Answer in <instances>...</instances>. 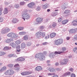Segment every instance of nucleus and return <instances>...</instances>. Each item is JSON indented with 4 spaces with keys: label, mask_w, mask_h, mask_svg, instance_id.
<instances>
[{
    "label": "nucleus",
    "mask_w": 77,
    "mask_h": 77,
    "mask_svg": "<svg viewBox=\"0 0 77 77\" xmlns=\"http://www.w3.org/2000/svg\"><path fill=\"white\" fill-rule=\"evenodd\" d=\"M17 60L20 62H23V61L25 60V59L23 57H20L17 59Z\"/></svg>",
    "instance_id": "ddd939ff"
},
{
    "label": "nucleus",
    "mask_w": 77,
    "mask_h": 77,
    "mask_svg": "<svg viewBox=\"0 0 77 77\" xmlns=\"http://www.w3.org/2000/svg\"><path fill=\"white\" fill-rule=\"evenodd\" d=\"M47 53L46 51H44L42 54L43 55L44 54V55H45L47 54Z\"/></svg>",
    "instance_id": "0e129e2a"
},
{
    "label": "nucleus",
    "mask_w": 77,
    "mask_h": 77,
    "mask_svg": "<svg viewBox=\"0 0 77 77\" xmlns=\"http://www.w3.org/2000/svg\"><path fill=\"white\" fill-rule=\"evenodd\" d=\"M49 71L50 72H54L55 71V69L53 68H50L49 69Z\"/></svg>",
    "instance_id": "72a5a7b5"
},
{
    "label": "nucleus",
    "mask_w": 77,
    "mask_h": 77,
    "mask_svg": "<svg viewBox=\"0 0 77 77\" xmlns=\"http://www.w3.org/2000/svg\"><path fill=\"white\" fill-rule=\"evenodd\" d=\"M1 33L3 34V35L6 33L5 29H2L1 30Z\"/></svg>",
    "instance_id": "b1692460"
},
{
    "label": "nucleus",
    "mask_w": 77,
    "mask_h": 77,
    "mask_svg": "<svg viewBox=\"0 0 77 77\" xmlns=\"http://www.w3.org/2000/svg\"><path fill=\"white\" fill-rule=\"evenodd\" d=\"M25 4V2H21L20 3V5L21 6H22L23 5H24Z\"/></svg>",
    "instance_id": "c03bdc74"
},
{
    "label": "nucleus",
    "mask_w": 77,
    "mask_h": 77,
    "mask_svg": "<svg viewBox=\"0 0 77 77\" xmlns=\"http://www.w3.org/2000/svg\"><path fill=\"white\" fill-rule=\"evenodd\" d=\"M63 51H55L54 53H52L50 54H49V57H50L51 58H53V57H55V55L56 54H61V53H63Z\"/></svg>",
    "instance_id": "f03ea898"
},
{
    "label": "nucleus",
    "mask_w": 77,
    "mask_h": 77,
    "mask_svg": "<svg viewBox=\"0 0 77 77\" xmlns=\"http://www.w3.org/2000/svg\"><path fill=\"white\" fill-rule=\"evenodd\" d=\"M57 15V12L53 13L52 14V15L53 17H55V16Z\"/></svg>",
    "instance_id": "4c0bfd02"
},
{
    "label": "nucleus",
    "mask_w": 77,
    "mask_h": 77,
    "mask_svg": "<svg viewBox=\"0 0 77 77\" xmlns=\"http://www.w3.org/2000/svg\"><path fill=\"white\" fill-rule=\"evenodd\" d=\"M40 54L41 53L36 54L35 56V57H36V58H38L39 59Z\"/></svg>",
    "instance_id": "7c9ffc66"
},
{
    "label": "nucleus",
    "mask_w": 77,
    "mask_h": 77,
    "mask_svg": "<svg viewBox=\"0 0 77 77\" xmlns=\"http://www.w3.org/2000/svg\"><path fill=\"white\" fill-rule=\"evenodd\" d=\"M19 34L20 35H23L26 34V32H20L19 33Z\"/></svg>",
    "instance_id": "c756f323"
},
{
    "label": "nucleus",
    "mask_w": 77,
    "mask_h": 77,
    "mask_svg": "<svg viewBox=\"0 0 77 77\" xmlns=\"http://www.w3.org/2000/svg\"><path fill=\"white\" fill-rule=\"evenodd\" d=\"M48 29H51V28H52V25L50 24L49 25L48 27Z\"/></svg>",
    "instance_id": "052dcab7"
},
{
    "label": "nucleus",
    "mask_w": 77,
    "mask_h": 77,
    "mask_svg": "<svg viewBox=\"0 0 77 77\" xmlns=\"http://www.w3.org/2000/svg\"><path fill=\"white\" fill-rule=\"evenodd\" d=\"M41 9V7L40 6H38L37 7L36 9V11H39V10H40Z\"/></svg>",
    "instance_id": "58836bf2"
},
{
    "label": "nucleus",
    "mask_w": 77,
    "mask_h": 77,
    "mask_svg": "<svg viewBox=\"0 0 77 77\" xmlns=\"http://www.w3.org/2000/svg\"><path fill=\"white\" fill-rule=\"evenodd\" d=\"M9 49H11V47L9 48L8 46L5 47L3 49L4 50H9Z\"/></svg>",
    "instance_id": "a878e982"
},
{
    "label": "nucleus",
    "mask_w": 77,
    "mask_h": 77,
    "mask_svg": "<svg viewBox=\"0 0 77 77\" xmlns=\"http://www.w3.org/2000/svg\"><path fill=\"white\" fill-rule=\"evenodd\" d=\"M71 74V72H67L62 75V77H66L67 75H69Z\"/></svg>",
    "instance_id": "f3484780"
},
{
    "label": "nucleus",
    "mask_w": 77,
    "mask_h": 77,
    "mask_svg": "<svg viewBox=\"0 0 77 77\" xmlns=\"http://www.w3.org/2000/svg\"><path fill=\"white\" fill-rule=\"evenodd\" d=\"M42 44L43 45H47V44H48V42H45L43 43Z\"/></svg>",
    "instance_id": "3c124183"
},
{
    "label": "nucleus",
    "mask_w": 77,
    "mask_h": 77,
    "mask_svg": "<svg viewBox=\"0 0 77 77\" xmlns=\"http://www.w3.org/2000/svg\"><path fill=\"white\" fill-rule=\"evenodd\" d=\"M18 20L16 18H14L12 20V22L13 23H18Z\"/></svg>",
    "instance_id": "aec40b11"
},
{
    "label": "nucleus",
    "mask_w": 77,
    "mask_h": 77,
    "mask_svg": "<svg viewBox=\"0 0 77 77\" xmlns=\"http://www.w3.org/2000/svg\"><path fill=\"white\" fill-rule=\"evenodd\" d=\"M31 44L32 42H29L27 43V45L28 46H30V45H31Z\"/></svg>",
    "instance_id": "49530a36"
},
{
    "label": "nucleus",
    "mask_w": 77,
    "mask_h": 77,
    "mask_svg": "<svg viewBox=\"0 0 77 77\" xmlns=\"http://www.w3.org/2000/svg\"><path fill=\"white\" fill-rule=\"evenodd\" d=\"M22 17L24 21H25V19L27 20L30 18V15L28 13L23 14Z\"/></svg>",
    "instance_id": "7ed1b4c3"
},
{
    "label": "nucleus",
    "mask_w": 77,
    "mask_h": 77,
    "mask_svg": "<svg viewBox=\"0 0 77 77\" xmlns=\"http://www.w3.org/2000/svg\"><path fill=\"white\" fill-rule=\"evenodd\" d=\"M77 23V21H75V20H73L72 22V23Z\"/></svg>",
    "instance_id": "338daca9"
},
{
    "label": "nucleus",
    "mask_w": 77,
    "mask_h": 77,
    "mask_svg": "<svg viewBox=\"0 0 77 77\" xmlns=\"http://www.w3.org/2000/svg\"><path fill=\"white\" fill-rule=\"evenodd\" d=\"M15 43L17 45H19V44H20L21 43V42H20V40H17L16 41Z\"/></svg>",
    "instance_id": "f704fd0d"
},
{
    "label": "nucleus",
    "mask_w": 77,
    "mask_h": 77,
    "mask_svg": "<svg viewBox=\"0 0 77 77\" xmlns=\"http://www.w3.org/2000/svg\"><path fill=\"white\" fill-rule=\"evenodd\" d=\"M39 28L40 29H41V30H43V29H44V27L43 26H40Z\"/></svg>",
    "instance_id": "4d7b16f0"
},
{
    "label": "nucleus",
    "mask_w": 77,
    "mask_h": 77,
    "mask_svg": "<svg viewBox=\"0 0 77 77\" xmlns=\"http://www.w3.org/2000/svg\"><path fill=\"white\" fill-rule=\"evenodd\" d=\"M26 47V44L23 43L21 44V48H24Z\"/></svg>",
    "instance_id": "cd10ccee"
},
{
    "label": "nucleus",
    "mask_w": 77,
    "mask_h": 77,
    "mask_svg": "<svg viewBox=\"0 0 77 77\" xmlns=\"http://www.w3.org/2000/svg\"><path fill=\"white\" fill-rule=\"evenodd\" d=\"M2 11H3V9L0 8V16L1 15H2Z\"/></svg>",
    "instance_id": "5fc2aeb1"
},
{
    "label": "nucleus",
    "mask_w": 77,
    "mask_h": 77,
    "mask_svg": "<svg viewBox=\"0 0 77 77\" xmlns=\"http://www.w3.org/2000/svg\"><path fill=\"white\" fill-rule=\"evenodd\" d=\"M14 67L15 68V70H16V71H18V70H20V66H19V64H15L14 66Z\"/></svg>",
    "instance_id": "9d476101"
},
{
    "label": "nucleus",
    "mask_w": 77,
    "mask_h": 77,
    "mask_svg": "<svg viewBox=\"0 0 77 77\" xmlns=\"http://www.w3.org/2000/svg\"><path fill=\"white\" fill-rule=\"evenodd\" d=\"M71 77H75V74H72L71 75Z\"/></svg>",
    "instance_id": "680f3d73"
},
{
    "label": "nucleus",
    "mask_w": 77,
    "mask_h": 77,
    "mask_svg": "<svg viewBox=\"0 0 77 77\" xmlns=\"http://www.w3.org/2000/svg\"><path fill=\"white\" fill-rule=\"evenodd\" d=\"M23 39L24 40H25V41H27V40H28V36L27 35H26L24 36L23 37Z\"/></svg>",
    "instance_id": "2f4dec72"
},
{
    "label": "nucleus",
    "mask_w": 77,
    "mask_h": 77,
    "mask_svg": "<svg viewBox=\"0 0 77 77\" xmlns=\"http://www.w3.org/2000/svg\"><path fill=\"white\" fill-rule=\"evenodd\" d=\"M45 36V33L44 32H38L35 34V36L36 38L40 39L41 38H44Z\"/></svg>",
    "instance_id": "f257e3e1"
},
{
    "label": "nucleus",
    "mask_w": 77,
    "mask_h": 77,
    "mask_svg": "<svg viewBox=\"0 0 77 77\" xmlns=\"http://www.w3.org/2000/svg\"><path fill=\"white\" fill-rule=\"evenodd\" d=\"M20 49H17L16 50V52L17 53V54H19V53H18V52H20Z\"/></svg>",
    "instance_id": "de8ad7c7"
},
{
    "label": "nucleus",
    "mask_w": 77,
    "mask_h": 77,
    "mask_svg": "<svg viewBox=\"0 0 77 77\" xmlns=\"http://www.w3.org/2000/svg\"><path fill=\"white\" fill-rule=\"evenodd\" d=\"M31 74H32V73L29 72H24L21 73V74L22 75H29Z\"/></svg>",
    "instance_id": "1a4fd4ad"
},
{
    "label": "nucleus",
    "mask_w": 77,
    "mask_h": 77,
    "mask_svg": "<svg viewBox=\"0 0 77 77\" xmlns=\"http://www.w3.org/2000/svg\"><path fill=\"white\" fill-rule=\"evenodd\" d=\"M68 61V60L67 59H64L60 62V64L62 65H66V64H67Z\"/></svg>",
    "instance_id": "423d86ee"
},
{
    "label": "nucleus",
    "mask_w": 77,
    "mask_h": 77,
    "mask_svg": "<svg viewBox=\"0 0 77 77\" xmlns=\"http://www.w3.org/2000/svg\"><path fill=\"white\" fill-rule=\"evenodd\" d=\"M43 19L40 17H38L36 19V22L38 24H41L42 23Z\"/></svg>",
    "instance_id": "6e6552de"
},
{
    "label": "nucleus",
    "mask_w": 77,
    "mask_h": 77,
    "mask_svg": "<svg viewBox=\"0 0 77 77\" xmlns=\"http://www.w3.org/2000/svg\"><path fill=\"white\" fill-rule=\"evenodd\" d=\"M3 18L2 17H0V22H3Z\"/></svg>",
    "instance_id": "a18cd8bd"
},
{
    "label": "nucleus",
    "mask_w": 77,
    "mask_h": 77,
    "mask_svg": "<svg viewBox=\"0 0 77 77\" xmlns=\"http://www.w3.org/2000/svg\"><path fill=\"white\" fill-rule=\"evenodd\" d=\"M8 75H11L12 74H14V71L12 70H8Z\"/></svg>",
    "instance_id": "f8f14e48"
},
{
    "label": "nucleus",
    "mask_w": 77,
    "mask_h": 77,
    "mask_svg": "<svg viewBox=\"0 0 77 77\" xmlns=\"http://www.w3.org/2000/svg\"><path fill=\"white\" fill-rule=\"evenodd\" d=\"M6 67L5 66H4L1 69L0 71L1 72H3V71H6Z\"/></svg>",
    "instance_id": "412c9836"
},
{
    "label": "nucleus",
    "mask_w": 77,
    "mask_h": 77,
    "mask_svg": "<svg viewBox=\"0 0 77 77\" xmlns=\"http://www.w3.org/2000/svg\"><path fill=\"white\" fill-rule=\"evenodd\" d=\"M67 7L68 5H67L66 2H65L63 5V9H65L67 8Z\"/></svg>",
    "instance_id": "dca6fc26"
},
{
    "label": "nucleus",
    "mask_w": 77,
    "mask_h": 77,
    "mask_svg": "<svg viewBox=\"0 0 77 77\" xmlns=\"http://www.w3.org/2000/svg\"><path fill=\"white\" fill-rule=\"evenodd\" d=\"M14 65L12 64H9L8 65V66L9 67V68H11V67H12Z\"/></svg>",
    "instance_id": "37998d69"
},
{
    "label": "nucleus",
    "mask_w": 77,
    "mask_h": 77,
    "mask_svg": "<svg viewBox=\"0 0 77 77\" xmlns=\"http://www.w3.org/2000/svg\"><path fill=\"white\" fill-rule=\"evenodd\" d=\"M57 25V24L56 23H52V26L53 27H55Z\"/></svg>",
    "instance_id": "c9c22d12"
},
{
    "label": "nucleus",
    "mask_w": 77,
    "mask_h": 77,
    "mask_svg": "<svg viewBox=\"0 0 77 77\" xmlns=\"http://www.w3.org/2000/svg\"><path fill=\"white\" fill-rule=\"evenodd\" d=\"M70 12V11L69 10H67L64 11V14H69Z\"/></svg>",
    "instance_id": "ea45409f"
},
{
    "label": "nucleus",
    "mask_w": 77,
    "mask_h": 77,
    "mask_svg": "<svg viewBox=\"0 0 77 77\" xmlns=\"http://www.w3.org/2000/svg\"><path fill=\"white\" fill-rule=\"evenodd\" d=\"M5 75H9L8 70H7L5 72Z\"/></svg>",
    "instance_id": "864d4df0"
},
{
    "label": "nucleus",
    "mask_w": 77,
    "mask_h": 77,
    "mask_svg": "<svg viewBox=\"0 0 77 77\" xmlns=\"http://www.w3.org/2000/svg\"><path fill=\"white\" fill-rule=\"evenodd\" d=\"M5 41L6 43H8L9 42H10L9 38H8L7 39H6L5 40Z\"/></svg>",
    "instance_id": "09e8293b"
},
{
    "label": "nucleus",
    "mask_w": 77,
    "mask_h": 77,
    "mask_svg": "<svg viewBox=\"0 0 77 77\" xmlns=\"http://www.w3.org/2000/svg\"><path fill=\"white\" fill-rule=\"evenodd\" d=\"M42 8L44 9H47V8L45 5H42Z\"/></svg>",
    "instance_id": "603ef678"
},
{
    "label": "nucleus",
    "mask_w": 77,
    "mask_h": 77,
    "mask_svg": "<svg viewBox=\"0 0 77 77\" xmlns=\"http://www.w3.org/2000/svg\"><path fill=\"white\" fill-rule=\"evenodd\" d=\"M45 56L43 54L40 53V57H39V60H43L45 59Z\"/></svg>",
    "instance_id": "0eeeda50"
},
{
    "label": "nucleus",
    "mask_w": 77,
    "mask_h": 77,
    "mask_svg": "<svg viewBox=\"0 0 77 77\" xmlns=\"http://www.w3.org/2000/svg\"><path fill=\"white\" fill-rule=\"evenodd\" d=\"M58 42L59 43V44H62V43H63V39H60L58 40Z\"/></svg>",
    "instance_id": "5701e85b"
},
{
    "label": "nucleus",
    "mask_w": 77,
    "mask_h": 77,
    "mask_svg": "<svg viewBox=\"0 0 77 77\" xmlns=\"http://www.w3.org/2000/svg\"><path fill=\"white\" fill-rule=\"evenodd\" d=\"M28 6L30 8H32V9H35L36 6L35 5V3L33 2H31L28 5Z\"/></svg>",
    "instance_id": "39448f33"
},
{
    "label": "nucleus",
    "mask_w": 77,
    "mask_h": 77,
    "mask_svg": "<svg viewBox=\"0 0 77 77\" xmlns=\"http://www.w3.org/2000/svg\"><path fill=\"white\" fill-rule=\"evenodd\" d=\"M45 5L46 6V8H49V5L47 3H46L45 4Z\"/></svg>",
    "instance_id": "8fccbe9b"
},
{
    "label": "nucleus",
    "mask_w": 77,
    "mask_h": 77,
    "mask_svg": "<svg viewBox=\"0 0 77 77\" xmlns=\"http://www.w3.org/2000/svg\"><path fill=\"white\" fill-rule=\"evenodd\" d=\"M14 6L16 8H18L20 7L19 5L18 4H15Z\"/></svg>",
    "instance_id": "a19ab883"
},
{
    "label": "nucleus",
    "mask_w": 77,
    "mask_h": 77,
    "mask_svg": "<svg viewBox=\"0 0 77 77\" xmlns=\"http://www.w3.org/2000/svg\"><path fill=\"white\" fill-rule=\"evenodd\" d=\"M55 45H60V44H59V42L58 41V40H56L55 42Z\"/></svg>",
    "instance_id": "e433bc0d"
},
{
    "label": "nucleus",
    "mask_w": 77,
    "mask_h": 77,
    "mask_svg": "<svg viewBox=\"0 0 77 77\" xmlns=\"http://www.w3.org/2000/svg\"><path fill=\"white\" fill-rule=\"evenodd\" d=\"M49 38H50V35H48L47 36H46L45 37V39H49Z\"/></svg>",
    "instance_id": "79ce46f5"
},
{
    "label": "nucleus",
    "mask_w": 77,
    "mask_h": 77,
    "mask_svg": "<svg viewBox=\"0 0 77 77\" xmlns=\"http://www.w3.org/2000/svg\"><path fill=\"white\" fill-rule=\"evenodd\" d=\"M74 39L77 41V35H75L74 36Z\"/></svg>",
    "instance_id": "bf43d9fd"
},
{
    "label": "nucleus",
    "mask_w": 77,
    "mask_h": 77,
    "mask_svg": "<svg viewBox=\"0 0 77 77\" xmlns=\"http://www.w3.org/2000/svg\"><path fill=\"white\" fill-rule=\"evenodd\" d=\"M4 29H5V32H6V33L10 31V29L8 28H5Z\"/></svg>",
    "instance_id": "c85d7f7f"
},
{
    "label": "nucleus",
    "mask_w": 77,
    "mask_h": 77,
    "mask_svg": "<svg viewBox=\"0 0 77 77\" xmlns=\"http://www.w3.org/2000/svg\"><path fill=\"white\" fill-rule=\"evenodd\" d=\"M56 35V34L55 33H51L50 34L49 36L51 38H53Z\"/></svg>",
    "instance_id": "a211bd4d"
},
{
    "label": "nucleus",
    "mask_w": 77,
    "mask_h": 77,
    "mask_svg": "<svg viewBox=\"0 0 77 77\" xmlns=\"http://www.w3.org/2000/svg\"><path fill=\"white\" fill-rule=\"evenodd\" d=\"M61 21H62V19H61V18L60 17L58 19V22H61Z\"/></svg>",
    "instance_id": "13d9d810"
},
{
    "label": "nucleus",
    "mask_w": 77,
    "mask_h": 77,
    "mask_svg": "<svg viewBox=\"0 0 77 77\" xmlns=\"http://www.w3.org/2000/svg\"><path fill=\"white\" fill-rule=\"evenodd\" d=\"M6 54V52L3 51H0V56H5Z\"/></svg>",
    "instance_id": "4be33fe9"
},
{
    "label": "nucleus",
    "mask_w": 77,
    "mask_h": 77,
    "mask_svg": "<svg viewBox=\"0 0 77 77\" xmlns=\"http://www.w3.org/2000/svg\"><path fill=\"white\" fill-rule=\"evenodd\" d=\"M17 29L18 30H23L24 29V27H18Z\"/></svg>",
    "instance_id": "473e14b6"
},
{
    "label": "nucleus",
    "mask_w": 77,
    "mask_h": 77,
    "mask_svg": "<svg viewBox=\"0 0 77 77\" xmlns=\"http://www.w3.org/2000/svg\"><path fill=\"white\" fill-rule=\"evenodd\" d=\"M7 36L11 38H16L17 37V35L14 33H10L7 35Z\"/></svg>",
    "instance_id": "20e7f679"
},
{
    "label": "nucleus",
    "mask_w": 77,
    "mask_h": 77,
    "mask_svg": "<svg viewBox=\"0 0 77 77\" xmlns=\"http://www.w3.org/2000/svg\"><path fill=\"white\" fill-rule=\"evenodd\" d=\"M76 32V31L74 29H71L69 31V33H75Z\"/></svg>",
    "instance_id": "6ab92c4d"
},
{
    "label": "nucleus",
    "mask_w": 77,
    "mask_h": 77,
    "mask_svg": "<svg viewBox=\"0 0 77 77\" xmlns=\"http://www.w3.org/2000/svg\"><path fill=\"white\" fill-rule=\"evenodd\" d=\"M10 45L13 48H15L16 47V45L14 43H11L10 44Z\"/></svg>",
    "instance_id": "bb28decb"
},
{
    "label": "nucleus",
    "mask_w": 77,
    "mask_h": 77,
    "mask_svg": "<svg viewBox=\"0 0 77 77\" xmlns=\"http://www.w3.org/2000/svg\"><path fill=\"white\" fill-rule=\"evenodd\" d=\"M73 23V26H77V23H76V22H75V23Z\"/></svg>",
    "instance_id": "e2e57ef3"
},
{
    "label": "nucleus",
    "mask_w": 77,
    "mask_h": 77,
    "mask_svg": "<svg viewBox=\"0 0 77 77\" xmlns=\"http://www.w3.org/2000/svg\"><path fill=\"white\" fill-rule=\"evenodd\" d=\"M16 48H17V49H20V45L17 46V47Z\"/></svg>",
    "instance_id": "69168bd1"
},
{
    "label": "nucleus",
    "mask_w": 77,
    "mask_h": 77,
    "mask_svg": "<svg viewBox=\"0 0 77 77\" xmlns=\"http://www.w3.org/2000/svg\"><path fill=\"white\" fill-rule=\"evenodd\" d=\"M35 69L36 70V71H39L42 70V68L41 66H38L36 67Z\"/></svg>",
    "instance_id": "4468645a"
},
{
    "label": "nucleus",
    "mask_w": 77,
    "mask_h": 77,
    "mask_svg": "<svg viewBox=\"0 0 77 77\" xmlns=\"http://www.w3.org/2000/svg\"><path fill=\"white\" fill-rule=\"evenodd\" d=\"M77 48H74L73 49V51H75L76 50H77Z\"/></svg>",
    "instance_id": "774afa93"
},
{
    "label": "nucleus",
    "mask_w": 77,
    "mask_h": 77,
    "mask_svg": "<svg viewBox=\"0 0 77 77\" xmlns=\"http://www.w3.org/2000/svg\"><path fill=\"white\" fill-rule=\"evenodd\" d=\"M7 57H9V58H11V57H17V56L16 55L14 54H12L8 55L7 56Z\"/></svg>",
    "instance_id": "9b49d317"
},
{
    "label": "nucleus",
    "mask_w": 77,
    "mask_h": 77,
    "mask_svg": "<svg viewBox=\"0 0 77 77\" xmlns=\"http://www.w3.org/2000/svg\"><path fill=\"white\" fill-rule=\"evenodd\" d=\"M8 12L9 11H8V8H5L4 10L3 13L4 14H7L8 13Z\"/></svg>",
    "instance_id": "2eb2a0df"
},
{
    "label": "nucleus",
    "mask_w": 77,
    "mask_h": 77,
    "mask_svg": "<svg viewBox=\"0 0 77 77\" xmlns=\"http://www.w3.org/2000/svg\"><path fill=\"white\" fill-rule=\"evenodd\" d=\"M9 4V3L8 2H5V5H6V6H7V5H8Z\"/></svg>",
    "instance_id": "6e6d98bb"
},
{
    "label": "nucleus",
    "mask_w": 77,
    "mask_h": 77,
    "mask_svg": "<svg viewBox=\"0 0 77 77\" xmlns=\"http://www.w3.org/2000/svg\"><path fill=\"white\" fill-rule=\"evenodd\" d=\"M68 22V20H65L62 21V23L63 24H66Z\"/></svg>",
    "instance_id": "393cba45"
}]
</instances>
